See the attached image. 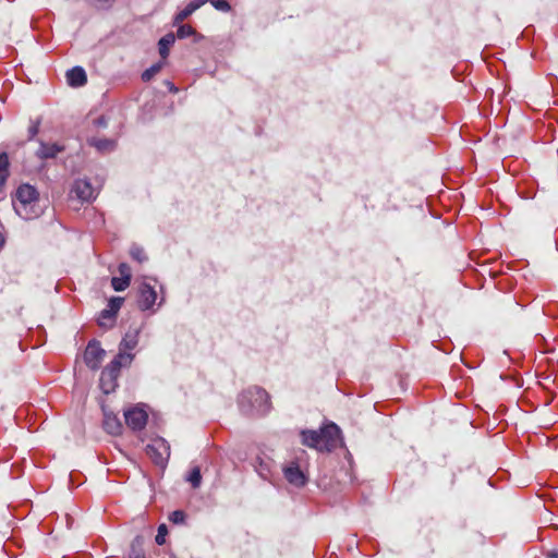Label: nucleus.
Wrapping results in <instances>:
<instances>
[{
  "label": "nucleus",
  "mask_w": 558,
  "mask_h": 558,
  "mask_svg": "<svg viewBox=\"0 0 558 558\" xmlns=\"http://www.w3.org/2000/svg\"><path fill=\"white\" fill-rule=\"evenodd\" d=\"M66 80L70 86L81 87L87 82V76L83 68L74 66L66 72Z\"/></svg>",
  "instance_id": "obj_14"
},
{
  "label": "nucleus",
  "mask_w": 558,
  "mask_h": 558,
  "mask_svg": "<svg viewBox=\"0 0 558 558\" xmlns=\"http://www.w3.org/2000/svg\"><path fill=\"white\" fill-rule=\"evenodd\" d=\"M207 2H210L216 10L221 12H229L231 10V5L227 0H207Z\"/></svg>",
  "instance_id": "obj_29"
},
{
  "label": "nucleus",
  "mask_w": 558,
  "mask_h": 558,
  "mask_svg": "<svg viewBox=\"0 0 558 558\" xmlns=\"http://www.w3.org/2000/svg\"><path fill=\"white\" fill-rule=\"evenodd\" d=\"M174 41L175 36L172 33H168L159 39V53L162 59H166L169 56V49L174 44Z\"/></svg>",
  "instance_id": "obj_19"
},
{
  "label": "nucleus",
  "mask_w": 558,
  "mask_h": 558,
  "mask_svg": "<svg viewBox=\"0 0 558 558\" xmlns=\"http://www.w3.org/2000/svg\"><path fill=\"white\" fill-rule=\"evenodd\" d=\"M3 244H4V239H3L2 234L0 233V248L2 247Z\"/></svg>",
  "instance_id": "obj_38"
},
{
  "label": "nucleus",
  "mask_w": 558,
  "mask_h": 558,
  "mask_svg": "<svg viewBox=\"0 0 558 558\" xmlns=\"http://www.w3.org/2000/svg\"><path fill=\"white\" fill-rule=\"evenodd\" d=\"M64 147L58 144H46L40 142L36 156L40 159L54 158L59 153L63 151Z\"/></svg>",
  "instance_id": "obj_15"
},
{
  "label": "nucleus",
  "mask_w": 558,
  "mask_h": 558,
  "mask_svg": "<svg viewBox=\"0 0 558 558\" xmlns=\"http://www.w3.org/2000/svg\"><path fill=\"white\" fill-rule=\"evenodd\" d=\"M124 299L121 296H113L109 300L107 310L117 317L118 312L120 311Z\"/></svg>",
  "instance_id": "obj_23"
},
{
  "label": "nucleus",
  "mask_w": 558,
  "mask_h": 558,
  "mask_svg": "<svg viewBox=\"0 0 558 558\" xmlns=\"http://www.w3.org/2000/svg\"><path fill=\"white\" fill-rule=\"evenodd\" d=\"M13 206L15 213L25 220L38 217L40 209L36 189L29 184H22L16 191Z\"/></svg>",
  "instance_id": "obj_3"
},
{
  "label": "nucleus",
  "mask_w": 558,
  "mask_h": 558,
  "mask_svg": "<svg viewBox=\"0 0 558 558\" xmlns=\"http://www.w3.org/2000/svg\"><path fill=\"white\" fill-rule=\"evenodd\" d=\"M133 357L134 355L131 353L119 352L117 356L104 368L102 373H105L106 376H112L118 379L121 367L131 365Z\"/></svg>",
  "instance_id": "obj_9"
},
{
  "label": "nucleus",
  "mask_w": 558,
  "mask_h": 558,
  "mask_svg": "<svg viewBox=\"0 0 558 558\" xmlns=\"http://www.w3.org/2000/svg\"><path fill=\"white\" fill-rule=\"evenodd\" d=\"M116 316L111 314L107 308L102 310L98 317V324L100 327L111 328L114 324Z\"/></svg>",
  "instance_id": "obj_22"
},
{
  "label": "nucleus",
  "mask_w": 558,
  "mask_h": 558,
  "mask_svg": "<svg viewBox=\"0 0 558 558\" xmlns=\"http://www.w3.org/2000/svg\"><path fill=\"white\" fill-rule=\"evenodd\" d=\"M144 536L136 535L130 544L128 558H146L144 551Z\"/></svg>",
  "instance_id": "obj_18"
},
{
  "label": "nucleus",
  "mask_w": 558,
  "mask_h": 558,
  "mask_svg": "<svg viewBox=\"0 0 558 558\" xmlns=\"http://www.w3.org/2000/svg\"><path fill=\"white\" fill-rule=\"evenodd\" d=\"M119 272L123 279L131 282L132 271H131V267L128 264L121 263L119 265Z\"/></svg>",
  "instance_id": "obj_32"
},
{
  "label": "nucleus",
  "mask_w": 558,
  "mask_h": 558,
  "mask_svg": "<svg viewBox=\"0 0 558 558\" xmlns=\"http://www.w3.org/2000/svg\"><path fill=\"white\" fill-rule=\"evenodd\" d=\"M130 254L133 259L143 263L147 259L144 250L138 245H132L130 248Z\"/></svg>",
  "instance_id": "obj_27"
},
{
  "label": "nucleus",
  "mask_w": 558,
  "mask_h": 558,
  "mask_svg": "<svg viewBox=\"0 0 558 558\" xmlns=\"http://www.w3.org/2000/svg\"><path fill=\"white\" fill-rule=\"evenodd\" d=\"M146 453L156 465L163 468L170 457V446L163 438H157L146 446Z\"/></svg>",
  "instance_id": "obj_4"
},
{
  "label": "nucleus",
  "mask_w": 558,
  "mask_h": 558,
  "mask_svg": "<svg viewBox=\"0 0 558 558\" xmlns=\"http://www.w3.org/2000/svg\"><path fill=\"white\" fill-rule=\"evenodd\" d=\"M88 144L95 147L99 153H110L116 149L117 142L109 138H88Z\"/></svg>",
  "instance_id": "obj_17"
},
{
  "label": "nucleus",
  "mask_w": 558,
  "mask_h": 558,
  "mask_svg": "<svg viewBox=\"0 0 558 558\" xmlns=\"http://www.w3.org/2000/svg\"><path fill=\"white\" fill-rule=\"evenodd\" d=\"M111 286L116 291H124L130 286V281L122 277H113L111 279Z\"/></svg>",
  "instance_id": "obj_28"
},
{
  "label": "nucleus",
  "mask_w": 558,
  "mask_h": 558,
  "mask_svg": "<svg viewBox=\"0 0 558 558\" xmlns=\"http://www.w3.org/2000/svg\"><path fill=\"white\" fill-rule=\"evenodd\" d=\"M71 194H74L81 202H90L96 197L95 189L85 179H78L74 182Z\"/></svg>",
  "instance_id": "obj_10"
},
{
  "label": "nucleus",
  "mask_w": 558,
  "mask_h": 558,
  "mask_svg": "<svg viewBox=\"0 0 558 558\" xmlns=\"http://www.w3.org/2000/svg\"><path fill=\"white\" fill-rule=\"evenodd\" d=\"M207 0H192L184 9L180 10L173 17V24L179 25L184 20H186L190 15H192L196 10L202 8Z\"/></svg>",
  "instance_id": "obj_12"
},
{
  "label": "nucleus",
  "mask_w": 558,
  "mask_h": 558,
  "mask_svg": "<svg viewBox=\"0 0 558 558\" xmlns=\"http://www.w3.org/2000/svg\"><path fill=\"white\" fill-rule=\"evenodd\" d=\"M124 299L121 296H113L109 300L107 310L117 317L118 312L120 311Z\"/></svg>",
  "instance_id": "obj_24"
},
{
  "label": "nucleus",
  "mask_w": 558,
  "mask_h": 558,
  "mask_svg": "<svg viewBox=\"0 0 558 558\" xmlns=\"http://www.w3.org/2000/svg\"><path fill=\"white\" fill-rule=\"evenodd\" d=\"M104 428L108 434L117 436L122 432V424L116 414L105 411Z\"/></svg>",
  "instance_id": "obj_13"
},
{
  "label": "nucleus",
  "mask_w": 558,
  "mask_h": 558,
  "mask_svg": "<svg viewBox=\"0 0 558 558\" xmlns=\"http://www.w3.org/2000/svg\"><path fill=\"white\" fill-rule=\"evenodd\" d=\"M169 519L174 524H182L185 521V513L182 510H175L170 514Z\"/></svg>",
  "instance_id": "obj_31"
},
{
  "label": "nucleus",
  "mask_w": 558,
  "mask_h": 558,
  "mask_svg": "<svg viewBox=\"0 0 558 558\" xmlns=\"http://www.w3.org/2000/svg\"><path fill=\"white\" fill-rule=\"evenodd\" d=\"M167 85H168L170 92H173V93L178 92V88L171 82H167Z\"/></svg>",
  "instance_id": "obj_37"
},
{
  "label": "nucleus",
  "mask_w": 558,
  "mask_h": 558,
  "mask_svg": "<svg viewBox=\"0 0 558 558\" xmlns=\"http://www.w3.org/2000/svg\"><path fill=\"white\" fill-rule=\"evenodd\" d=\"M339 438L340 428L335 423L327 424L319 430L305 429L301 432L302 444L319 451L333 450L340 441Z\"/></svg>",
  "instance_id": "obj_1"
},
{
  "label": "nucleus",
  "mask_w": 558,
  "mask_h": 558,
  "mask_svg": "<svg viewBox=\"0 0 558 558\" xmlns=\"http://www.w3.org/2000/svg\"><path fill=\"white\" fill-rule=\"evenodd\" d=\"M9 157L7 153L0 154V185L4 184L9 175Z\"/></svg>",
  "instance_id": "obj_21"
},
{
  "label": "nucleus",
  "mask_w": 558,
  "mask_h": 558,
  "mask_svg": "<svg viewBox=\"0 0 558 558\" xmlns=\"http://www.w3.org/2000/svg\"><path fill=\"white\" fill-rule=\"evenodd\" d=\"M161 68H162L161 62L153 64L150 68H148L147 70H145L143 72L142 80L144 82L150 81L161 70Z\"/></svg>",
  "instance_id": "obj_26"
},
{
  "label": "nucleus",
  "mask_w": 558,
  "mask_h": 558,
  "mask_svg": "<svg viewBox=\"0 0 558 558\" xmlns=\"http://www.w3.org/2000/svg\"><path fill=\"white\" fill-rule=\"evenodd\" d=\"M286 480L296 486L302 487L306 484L307 477L295 462H291L283 468Z\"/></svg>",
  "instance_id": "obj_11"
},
{
  "label": "nucleus",
  "mask_w": 558,
  "mask_h": 558,
  "mask_svg": "<svg viewBox=\"0 0 558 558\" xmlns=\"http://www.w3.org/2000/svg\"><path fill=\"white\" fill-rule=\"evenodd\" d=\"M125 423L133 430H141L146 426L148 415L140 407H134L124 412Z\"/></svg>",
  "instance_id": "obj_7"
},
{
  "label": "nucleus",
  "mask_w": 558,
  "mask_h": 558,
  "mask_svg": "<svg viewBox=\"0 0 558 558\" xmlns=\"http://www.w3.org/2000/svg\"><path fill=\"white\" fill-rule=\"evenodd\" d=\"M238 403L241 412L251 416L265 415L271 409L268 392L257 386L243 390L239 396Z\"/></svg>",
  "instance_id": "obj_2"
},
{
  "label": "nucleus",
  "mask_w": 558,
  "mask_h": 558,
  "mask_svg": "<svg viewBox=\"0 0 558 558\" xmlns=\"http://www.w3.org/2000/svg\"><path fill=\"white\" fill-rule=\"evenodd\" d=\"M157 301V292L155 288L147 281L138 286L137 304L141 311L151 310Z\"/></svg>",
  "instance_id": "obj_5"
},
{
  "label": "nucleus",
  "mask_w": 558,
  "mask_h": 558,
  "mask_svg": "<svg viewBox=\"0 0 558 558\" xmlns=\"http://www.w3.org/2000/svg\"><path fill=\"white\" fill-rule=\"evenodd\" d=\"M117 380H118L117 378H114L112 376L111 377L106 376V374L101 372L100 379H99L100 389L104 391V393L109 395L110 392H112L116 389Z\"/></svg>",
  "instance_id": "obj_20"
},
{
  "label": "nucleus",
  "mask_w": 558,
  "mask_h": 558,
  "mask_svg": "<svg viewBox=\"0 0 558 558\" xmlns=\"http://www.w3.org/2000/svg\"><path fill=\"white\" fill-rule=\"evenodd\" d=\"M133 357L134 355L131 353L119 352L117 356L104 368L102 373H105L106 376H112L118 379L121 367L131 365Z\"/></svg>",
  "instance_id": "obj_8"
},
{
  "label": "nucleus",
  "mask_w": 558,
  "mask_h": 558,
  "mask_svg": "<svg viewBox=\"0 0 558 558\" xmlns=\"http://www.w3.org/2000/svg\"><path fill=\"white\" fill-rule=\"evenodd\" d=\"M140 328L130 329L119 345V352H125L126 350H133L138 343Z\"/></svg>",
  "instance_id": "obj_16"
},
{
  "label": "nucleus",
  "mask_w": 558,
  "mask_h": 558,
  "mask_svg": "<svg viewBox=\"0 0 558 558\" xmlns=\"http://www.w3.org/2000/svg\"><path fill=\"white\" fill-rule=\"evenodd\" d=\"M187 481L191 483V485L194 487V488H197L199 487L201 483H202V475H201V470L198 466H194L189 476H187Z\"/></svg>",
  "instance_id": "obj_25"
},
{
  "label": "nucleus",
  "mask_w": 558,
  "mask_h": 558,
  "mask_svg": "<svg viewBox=\"0 0 558 558\" xmlns=\"http://www.w3.org/2000/svg\"><path fill=\"white\" fill-rule=\"evenodd\" d=\"M195 31L193 29L192 26L185 24V25H180L179 28H178V32H177V36L180 38V39H183V38H186V37H190L192 35H194Z\"/></svg>",
  "instance_id": "obj_30"
},
{
  "label": "nucleus",
  "mask_w": 558,
  "mask_h": 558,
  "mask_svg": "<svg viewBox=\"0 0 558 558\" xmlns=\"http://www.w3.org/2000/svg\"><path fill=\"white\" fill-rule=\"evenodd\" d=\"M546 558H558V550H553L548 553Z\"/></svg>",
  "instance_id": "obj_36"
},
{
  "label": "nucleus",
  "mask_w": 558,
  "mask_h": 558,
  "mask_svg": "<svg viewBox=\"0 0 558 558\" xmlns=\"http://www.w3.org/2000/svg\"><path fill=\"white\" fill-rule=\"evenodd\" d=\"M40 121L33 122L28 128V140H33L39 132Z\"/></svg>",
  "instance_id": "obj_34"
},
{
  "label": "nucleus",
  "mask_w": 558,
  "mask_h": 558,
  "mask_svg": "<svg viewBox=\"0 0 558 558\" xmlns=\"http://www.w3.org/2000/svg\"><path fill=\"white\" fill-rule=\"evenodd\" d=\"M106 355V351L100 347L99 342L90 341L84 353V361L86 365L90 369H98L104 357Z\"/></svg>",
  "instance_id": "obj_6"
},
{
  "label": "nucleus",
  "mask_w": 558,
  "mask_h": 558,
  "mask_svg": "<svg viewBox=\"0 0 558 558\" xmlns=\"http://www.w3.org/2000/svg\"><path fill=\"white\" fill-rule=\"evenodd\" d=\"M167 526L165 524H161L159 527H158V531H157V535H156V543L158 545H163L165 542H166V535H167Z\"/></svg>",
  "instance_id": "obj_33"
},
{
  "label": "nucleus",
  "mask_w": 558,
  "mask_h": 558,
  "mask_svg": "<svg viewBox=\"0 0 558 558\" xmlns=\"http://www.w3.org/2000/svg\"><path fill=\"white\" fill-rule=\"evenodd\" d=\"M96 128H107L108 121L105 116H100L93 121Z\"/></svg>",
  "instance_id": "obj_35"
}]
</instances>
